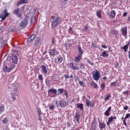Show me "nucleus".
<instances>
[{
    "mask_svg": "<svg viewBox=\"0 0 130 130\" xmlns=\"http://www.w3.org/2000/svg\"><path fill=\"white\" fill-rule=\"evenodd\" d=\"M116 22H117L116 20H114L112 21V23H116Z\"/></svg>",
    "mask_w": 130,
    "mask_h": 130,
    "instance_id": "69168bd1",
    "label": "nucleus"
},
{
    "mask_svg": "<svg viewBox=\"0 0 130 130\" xmlns=\"http://www.w3.org/2000/svg\"><path fill=\"white\" fill-rule=\"evenodd\" d=\"M63 77H64L65 79H70V75L69 74L64 75Z\"/></svg>",
    "mask_w": 130,
    "mask_h": 130,
    "instance_id": "603ef678",
    "label": "nucleus"
},
{
    "mask_svg": "<svg viewBox=\"0 0 130 130\" xmlns=\"http://www.w3.org/2000/svg\"><path fill=\"white\" fill-rule=\"evenodd\" d=\"M41 68L42 69V72H43L44 75H47V69H46V66H45V65H42L41 67Z\"/></svg>",
    "mask_w": 130,
    "mask_h": 130,
    "instance_id": "5701e85b",
    "label": "nucleus"
},
{
    "mask_svg": "<svg viewBox=\"0 0 130 130\" xmlns=\"http://www.w3.org/2000/svg\"><path fill=\"white\" fill-rule=\"evenodd\" d=\"M111 85L115 87V86H116V81L111 83Z\"/></svg>",
    "mask_w": 130,
    "mask_h": 130,
    "instance_id": "3c124183",
    "label": "nucleus"
},
{
    "mask_svg": "<svg viewBox=\"0 0 130 130\" xmlns=\"http://www.w3.org/2000/svg\"><path fill=\"white\" fill-rule=\"evenodd\" d=\"M126 15H127V13L124 12V13L123 14V17H126Z\"/></svg>",
    "mask_w": 130,
    "mask_h": 130,
    "instance_id": "e2e57ef3",
    "label": "nucleus"
},
{
    "mask_svg": "<svg viewBox=\"0 0 130 130\" xmlns=\"http://www.w3.org/2000/svg\"><path fill=\"white\" fill-rule=\"evenodd\" d=\"M80 69H81V70H85L86 69V67L85 66V64L83 63H80L79 70Z\"/></svg>",
    "mask_w": 130,
    "mask_h": 130,
    "instance_id": "473e14b6",
    "label": "nucleus"
},
{
    "mask_svg": "<svg viewBox=\"0 0 130 130\" xmlns=\"http://www.w3.org/2000/svg\"><path fill=\"white\" fill-rule=\"evenodd\" d=\"M37 109H38L37 112H38V115H41L42 114V112L41 111V110L39 108H38Z\"/></svg>",
    "mask_w": 130,
    "mask_h": 130,
    "instance_id": "a19ab883",
    "label": "nucleus"
},
{
    "mask_svg": "<svg viewBox=\"0 0 130 130\" xmlns=\"http://www.w3.org/2000/svg\"><path fill=\"white\" fill-rule=\"evenodd\" d=\"M123 109H124V110H127V109H128V106H124L123 107Z\"/></svg>",
    "mask_w": 130,
    "mask_h": 130,
    "instance_id": "680f3d73",
    "label": "nucleus"
},
{
    "mask_svg": "<svg viewBox=\"0 0 130 130\" xmlns=\"http://www.w3.org/2000/svg\"><path fill=\"white\" fill-rule=\"evenodd\" d=\"M5 110V106H0V114L4 112Z\"/></svg>",
    "mask_w": 130,
    "mask_h": 130,
    "instance_id": "58836bf2",
    "label": "nucleus"
},
{
    "mask_svg": "<svg viewBox=\"0 0 130 130\" xmlns=\"http://www.w3.org/2000/svg\"><path fill=\"white\" fill-rule=\"evenodd\" d=\"M99 126L100 129H103L106 127V124H105L104 122H100Z\"/></svg>",
    "mask_w": 130,
    "mask_h": 130,
    "instance_id": "412c9836",
    "label": "nucleus"
},
{
    "mask_svg": "<svg viewBox=\"0 0 130 130\" xmlns=\"http://www.w3.org/2000/svg\"><path fill=\"white\" fill-rule=\"evenodd\" d=\"M77 108H79L81 110H84V105L83 104H78L77 105Z\"/></svg>",
    "mask_w": 130,
    "mask_h": 130,
    "instance_id": "bb28decb",
    "label": "nucleus"
},
{
    "mask_svg": "<svg viewBox=\"0 0 130 130\" xmlns=\"http://www.w3.org/2000/svg\"><path fill=\"white\" fill-rule=\"evenodd\" d=\"M82 56H83V55L80 54L76 56L75 58L76 62H80V61H81V59H82Z\"/></svg>",
    "mask_w": 130,
    "mask_h": 130,
    "instance_id": "4be33fe9",
    "label": "nucleus"
},
{
    "mask_svg": "<svg viewBox=\"0 0 130 130\" xmlns=\"http://www.w3.org/2000/svg\"><path fill=\"white\" fill-rule=\"evenodd\" d=\"M62 60H63V58L61 56H59L58 57V62H59V63H60L62 62Z\"/></svg>",
    "mask_w": 130,
    "mask_h": 130,
    "instance_id": "4c0bfd02",
    "label": "nucleus"
},
{
    "mask_svg": "<svg viewBox=\"0 0 130 130\" xmlns=\"http://www.w3.org/2000/svg\"><path fill=\"white\" fill-rule=\"evenodd\" d=\"M101 88L103 91H104L105 90V83H102L101 85Z\"/></svg>",
    "mask_w": 130,
    "mask_h": 130,
    "instance_id": "79ce46f5",
    "label": "nucleus"
},
{
    "mask_svg": "<svg viewBox=\"0 0 130 130\" xmlns=\"http://www.w3.org/2000/svg\"><path fill=\"white\" fill-rule=\"evenodd\" d=\"M36 38V35L35 34L31 35L27 39V42L30 43L31 41H33L34 39Z\"/></svg>",
    "mask_w": 130,
    "mask_h": 130,
    "instance_id": "dca6fc26",
    "label": "nucleus"
},
{
    "mask_svg": "<svg viewBox=\"0 0 130 130\" xmlns=\"http://www.w3.org/2000/svg\"><path fill=\"white\" fill-rule=\"evenodd\" d=\"M9 85H8V87L9 88L10 91V92H13V91L14 92H17V91H18V86L14 85V84H11V81H9Z\"/></svg>",
    "mask_w": 130,
    "mask_h": 130,
    "instance_id": "6e6552de",
    "label": "nucleus"
},
{
    "mask_svg": "<svg viewBox=\"0 0 130 130\" xmlns=\"http://www.w3.org/2000/svg\"><path fill=\"white\" fill-rule=\"evenodd\" d=\"M130 44H128L127 45H125V46H124L123 47V50L125 51V52H126V51H127V49H128V45H129Z\"/></svg>",
    "mask_w": 130,
    "mask_h": 130,
    "instance_id": "c756f323",
    "label": "nucleus"
},
{
    "mask_svg": "<svg viewBox=\"0 0 130 130\" xmlns=\"http://www.w3.org/2000/svg\"><path fill=\"white\" fill-rule=\"evenodd\" d=\"M50 22L51 23V28L52 29H54L55 27H57L60 22H61V17H55V16H53L50 18Z\"/></svg>",
    "mask_w": 130,
    "mask_h": 130,
    "instance_id": "f257e3e1",
    "label": "nucleus"
},
{
    "mask_svg": "<svg viewBox=\"0 0 130 130\" xmlns=\"http://www.w3.org/2000/svg\"><path fill=\"white\" fill-rule=\"evenodd\" d=\"M2 122L4 124H7V123H8V119L7 118H4L2 120Z\"/></svg>",
    "mask_w": 130,
    "mask_h": 130,
    "instance_id": "ea45409f",
    "label": "nucleus"
},
{
    "mask_svg": "<svg viewBox=\"0 0 130 130\" xmlns=\"http://www.w3.org/2000/svg\"><path fill=\"white\" fill-rule=\"evenodd\" d=\"M86 61H87V62H88V63H89V64H90V66H94V63L91 62V61H90V60L89 59L86 60Z\"/></svg>",
    "mask_w": 130,
    "mask_h": 130,
    "instance_id": "49530a36",
    "label": "nucleus"
},
{
    "mask_svg": "<svg viewBox=\"0 0 130 130\" xmlns=\"http://www.w3.org/2000/svg\"><path fill=\"white\" fill-rule=\"evenodd\" d=\"M130 117V114L127 113L125 115V117H124L123 121V124L125 125V126H127V124H126V119Z\"/></svg>",
    "mask_w": 130,
    "mask_h": 130,
    "instance_id": "f3484780",
    "label": "nucleus"
},
{
    "mask_svg": "<svg viewBox=\"0 0 130 130\" xmlns=\"http://www.w3.org/2000/svg\"><path fill=\"white\" fill-rule=\"evenodd\" d=\"M3 31H4V27L0 26V34L1 33H2Z\"/></svg>",
    "mask_w": 130,
    "mask_h": 130,
    "instance_id": "5fc2aeb1",
    "label": "nucleus"
},
{
    "mask_svg": "<svg viewBox=\"0 0 130 130\" xmlns=\"http://www.w3.org/2000/svg\"><path fill=\"white\" fill-rule=\"evenodd\" d=\"M72 31H73V27L70 26V28L68 30V32L69 33V34H71L72 33Z\"/></svg>",
    "mask_w": 130,
    "mask_h": 130,
    "instance_id": "de8ad7c7",
    "label": "nucleus"
},
{
    "mask_svg": "<svg viewBox=\"0 0 130 130\" xmlns=\"http://www.w3.org/2000/svg\"><path fill=\"white\" fill-rule=\"evenodd\" d=\"M91 86H92L94 89H97L98 88V86H97V84L95 82H91L90 83Z\"/></svg>",
    "mask_w": 130,
    "mask_h": 130,
    "instance_id": "72a5a7b5",
    "label": "nucleus"
},
{
    "mask_svg": "<svg viewBox=\"0 0 130 130\" xmlns=\"http://www.w3.org/2000/svg\"><path fill=\"white\" fill-rule=\"evenodd\" d=\"M56 107L64 108L67 106V102L64 101H56L55 102Z\"/></svg>",
    "mask_w": 130,
    "mask_h": 130,
    "instance_id": "20e7f679",
    "label": "nucleus"
},
{
    "mask_svg": "<svg viewBox=\"0 0 130 130\" xmlns=\"http://www.w3.org/2000/svg\"><path fill=\"white\" fill-rule=\"evenodd\" d=\"M55 38H52V44H55Z\"/></svg>",
    "mask_w": 130,
    "mask_h": 130,
    "instance_id": "8fccbe9b",
    "label": "nucleus"
},
{
    "mask_svg": "<svg viewBox=\"0 0 130 130\" xmlns=\"http://www.w3.org/2000/svg\"><path fill=\"white\" fill-rule=\"evenodd\" d=\"M38 79L39 81H43V77L42 76V75H39L38 76Z\"/></svg>",
    "mask_w": 130,
    "mask_h": 130,
    "instance_id": "c03bdc74",
    "label": "nucleus"
},
{
    "mask_svg": "<svg viewBox=\"0 0 130 130\" xmlns=\"http://www.w3.org/2000/svg\"><path fill=\"white\" fill-rule=\"evenodd\" d=\"M28 24V20L27 18L24 19L23 21H22L20 23H19V25L22 29H24L27 26Z\"/></svg>",
    "mask_w": 130,
    "mask_h": 130,
    "instance_id": "9b49d317",
    "label": "nucleus"
},
{
    "mask_svg": "<svg viewBox=\"0 0 130 130\" xmlns=\"http://www.w3.org/2000/svg\"><path fill=\"white\" fill-rule=\"evenodd\" d=\"M80 114L76 113L74 116V119H76V121L79 122L80 121Z\"/></svg>",
    "mask_w": 130,
    "mask_h": 130,
    "instance_id": "393cba45",
    "label": "nucleus"
},
{
    "mask_svg": "<svg viewBox=\"0 0 130 130\" xmlns=\"http://www.w3.org/2000/svg\"><path fill=\"white\" fill-rule=\"evenodd\" d=\"M58 95H60V94H62L63 93V89L59 88L58 89Z\"/></svg>",
    "mask_w": 130,
    "mask_h": 130,
    "instance_id": "e433bc0d",
    "label": "nucleus"
},
{
    "mask_svg": "<svg viewBox=\"0 0 130 130\" xmlns=\"http://www.w3.org/2000/svg\"><path fill=\"white\" fill-rule=\"evenodd\" d=\"M120 31L122 32V36L126 39L127 38V26H124L121 29Z\"/></svg>",
    "mask_w": 130,
    "mask_h": 130,
    "instance_id": "9d476101",
    "label": "nucleus"
},
{
    "mask_svg": "<svg viewBox=\"0 0 130 130\" xmlns=\"http://www.w3.org/2000/svg\"><path fill=\"white\" fill-rule=\"evenodd\" d=\"M40 44H41V37H37L34 42L35 46H38Z\"/></svg>",
    "mask_w": 130,
    "mask_h": 130,
    "instance_id": "f8f14e48",
    "label": "nucleus"
},
{
    "mask_svg": "<svg viewBox=\"0 0 130 130\" xmlns=\"http://www.w3.org/2000/svg\"><path fill=\"white\" fill-rule=\"evenodd\" d=\"M9 15H10V13H8L7 9L4 10V12L0 15V22H3L4 20H6V18Z\"/></svg>",
    "mask_w": 130,
    "mask_h": 130,
    "instance_id": "423d86ee",
    "label": "nucleus"
},
{
    "mask_svg": "<svg viewBox=\"0 0 130 130\" xmlns=\"http://www.w3.org/2000/svg\"><path fill=\"white\" fill-rule=\"evenodd\" d=\"M106 79H107V78L106 77H103V80H106Z\"/></svg>",
    "mask_w": 130,
    "mask_h": 130,
    "instance_id": "774afa93",
    "label": "nucleus"
},
{
    "mask_svg": "<svg viewBox=\"0 0 130 130\" xmlns=\"http://www.w3.org/2000/svg\"><path fill=\"white\" fill-rule=\"evenodd\" d=\"M68 66L71 69H72V70H74L75 71H79V70H80V68L79 67L74 66V62L69 63Z\"/></svg>",
    "mask_w": 130,
    "mask_h": 130,
    "instance_id": "ddd939ff",
    "label": "nucleus"
},
{
    "mask_svg": "<svg viewBox=\"0 0 130 130\" xmlns=\"http://www.w3.org/2000/svg\"><path fill=\"white\" fill-rule=\"evenodd\" d=\"M15 69V65L14 64H11V66L10 67L7 66V65L4 64L3 66V70L5 73H10L11 71Z\"/></svg>",
    "mask_w": 130,
    "mask_h": 130,
    "instance_id": "39448f33",
    "label": "nucleus"
},
{
    "mask_svg": "<svg viewBox=\"0 0 130 130\" xmlns=\"http://www.w3.org/2000/svg\"><path fill=\"white\" fill-rule=\"evenodd\" d=\"M18 18H21L22 17V14L21 13H18V14L16 15Z\"/></svg>",
    "mask_w": 130,
    "mask_h": 130,
    "instance_id": "13d9d810",
    "label": "nucleus"
},
{
    "mask_svg": "<svg viewBox=\"0 0 130 130\" xmlns=\"http://www.w3.org/2000/svg\"><path fill=\"white\" fill-rule=\"evenodd\" d=\"M128 57L130 59V51L128 52Z\"/></svg>",
    "mask_w": 130,
    "mask_h": 130,
    "instance_id": "338daca9",
    "label": "nucleus"
},
{
    "mask_svg": "<svg viewBox=\"0 0 130 130\" xmlns=\"http://www.w3.org/2000/svg\"><path fill=\"white\" fill-rule=\"evenodd\" d=\"M101 14H102L101 11H99L96 12V16L97 17L100 18V19H102V16H101Z\"/></svg>",
    "mask_w": 130,
    "mask_h": 130,
    "instance_id": "f704fd0d",
    "label": "nucleus"
},
{
    "mask_svg": "<svg viewBox=\"0 0 130 130\" xmlns=\"http://www.w3.org/2000/svg\"><path fill=\"white\" fill-rule=\"evenodd\" d=\"M49 53L50 55L52 56L53 57H54L56 55H58V54H59V52L56 50V49H55V48H53V49L50 50V52H49Z\"/></svg>",
    "mask_w": 130,
    "mask_h": 130,
    "instance_id": "1a4fd4ad",
    "label": "nucleus"
},
{
    "mask_svg": "<svg viewBox=\"0 0 130 130\" xmlns=\"http://www.w3.org/2000/svg\"><path fill=\"white\" fill-rule=\"evenodd\" d=\"M12 61L14 63H18V57L15 54L12 55Z\"/></svg>",
    "mask_w": 130,
    "mask_h": 130,
    "instance_id": "aec40b11",
    "label": "nucleus"
},
{
    "mask_svg": "<svg viewBox=\"0 0 130 130\" xmlns=\"http://www.w3.org/2000/svg\"><path fill=\"white\" fill-rule=\"evenodd\" d=\"M52 79L53 81H55V82H58L59 81V77L57 75H54Z\"/></svg>",
    "mask_w": 130,
    "mask_h": 130,
    "instance_id": "b1692460",
    "label": "nucleus"
},
{
    "mask_svg": "<svg viewBox=\"0 0 130 130\" xmlns=\"http://www.w3.org/2000/svg\"><path fill=\"white\" fill-rule=\"evenodd\" d=\"M38 119L39 121H42V118H41V115H38Z\"/></svg>",
    "mask_w": 130,
    "mask_h": 130,
    "instance_id": "864d4df0",
    "label": "nucleus"
},
{
    "mask_svg": "<svg viewBox=\"0 0 130 130\" xmlns=\"http://www.w3.org/2000/svg\"><path fill=\"white\" fill-rule=\"evenodd\" d=\"M112 35H118L119 32L116 29H112L110 32Z\"/></svg>",
    "mask_w": 130,
    "mask_h": 130,
    "instance_id": "a878e982",
    "label": "nucleus"
},
{
    "mask_svg": "<svg viewBox=\"0 0 130 130\" xmlns=\"http://www.w3.org/2000/svg\"><path fill=\"white\" fill-rule=\"evenodd\" d=\"M16 96L17 94L15 93H10L8 94L7 96V100L10 104L16 101L17 99L16 98Z\"/></svg>",
    "mask_w": 130,
    "mask_h": 130,
    "instance_id": "f03ea898",
    "label": "nucleus"
},
{
    "mask_svg": "<svg viewBox=\"0 0 130 130\" xmlns=\"http://www.w3.org/2000/svg\"><path fill=\"white\" fill-rule=\"evenodd\" d=\"M79 84L81 86V87H84L85 86L84 82L82 81H79Z\"/></svg>",
    "mask_w": 130,
    "mask_h": 130,
    "instance_id": "a18cd8bd",
    "label": "nucleus"
},
{
    "mask_svg": "<svg viewBox=\"0 0 130 130\" xmlns=\"http://www.w3.org/2000/svg\"><path fill=\"white\" fill-rule=\"evenodd\" d=\"M117 118L116 116L112 117L111 116L108 120V122L107 123V125H110V123H112L113 121L115 120H116Z\"/></svg>",
    "mask_w": 130,
    "mask_h": 130,
    "instance_id": "2eb2a0df",
    "label": "nucleus"
},
{
    "mask_svg": "<svg viewBox=\"0 0 130 130\" xmlns=\"http://www.w3.org/2000/svg\"><path fill=\"white\" fill-rule=\"evenodd\" d=\"M28 3V0H20L16 4V6L19 7V6L22 5L23 4H27Z\"/></svg>",
    "mask_w": 130,
    "mask_h": 130,
    "instance_id": "a211bd4d",
    "label": "nucleus"
},
{
    "mask_svg": "<svg viewBox=\"0 0 130 130\" xmlns=\"http://www.w3.org/2000/svg\"><path fill=\"white\" fill-rule=\"evenodd\" d=\"M65 93L64 95L65 96H66V97H68V96L69 95V93H68V90H65Z\"/></svg>",
    "mask_w": 130,
    "mask_h": 130,
    "instance_id": "052dcab7",
    "label": "nucleus"
},
{
    "mask_svg": "<svg viewBox=\"0 0 130 130\" xmlns=\"http://www.w3.org/2000/svg\"><path fill=\"white\" fill-rule=\"evenodd\" d=\"M82 99H83V101H84V102H85V101H86V106H88V107H90L91 108H92V107H94V106H95V104H94V102H91L89 100L87 99V98H86V96H83L82 98Z\"/></svg>",
    "mask_w": 130,
    "mask_h": 130,
    "instance_id": "7ed1b4c3",
    "label": "nucleus"
},
{
    "mask_svg": "<svg viewBox=\"0 0 130 130\" xmlns=\"http://www.w3.org/2000/svg\"><path fill=\"white\" fill-rule=\"evenodd\" d=\"M111 107H109L105 112L104 114L106 116H109V115H110V111H111Z\"/></svg>",
    "mask_w": 130,
    "mask_h": 130,
    "instance_id": "6ab92c4d",
    "label": "nucleus"
},
{
    "mask_svg": "<svg viewBox=\"0 0 130 130\" xmlns=\"http://www.w3.org/2000/svg\"><path fill=\"white\" fill-rule=\"evenodd\" d=\"M101 47H102V48H104V49H106V48H107V46L106 45H102Z\"/></svg>",
    "mask_w": 130,
    "mask_h": 130,
    "instance_id": "4d7b16f0",
    "label": "nucleus"
},
{
    "mask_svg": "<svg viewBox=\"0 0 130 130\" xmlns=\"http://www.w3.org/2000/svg\"><path fill=\"white\" fill-rule=\"evenodd\" d=\"M100 55L103 57H108L109 56V54H107L105 51L103 52Z\"/></svg>",
    "mask_w": 130,
    "mask_h": 130,
    "instance_id": "cd10ccee",
    "label": "nucleus"
},
{
    "mask_svg": "<svg viewBox=\"0 0 130 130\" xmlns=\"http://www.w3.org/2000/svg\"><path fill=\"white\" fill-rule=\"evenodd\" d=\"M48 95H50L51 94H55V95H57V91L56 89L51 88L49 89L48 90Z\"/></svg>",
    "mask_w": 130,
    "mask_h": 130,
    "instance_id": "4468645a",
    "label": "nucleus"
},
{
    "mask_svg": "<svg viewBox=\"0 0 130 130\" xmlns=\"http://www.w3.org/2000/svg\"><path fill=\"white\" fill-rule=\"evenodd\" d=\"M46 84L47 86H49L50 85L49 82H48V81H46Z\"/></svg>",
    "mask_w": 130,
    "mask_h": 130,
    "instance_id": "0e129e2a",
    "label": "nucleus"
},
{
    "mask_svg": "<svg viewBox=\"0 0 130 130\" xmlns=\"http://www.w3.org/2000/svg\"><path fill=\"white\" fill-rule=\"evenodd\" d=\"M92 46H93V47H94V48H98V47H97V45L94 44V43H92Z\"/></svg>",
    "mask_w": 130,
    "mask_h": 130,
    "instance_id": "6e6d98bb",
    "label": "nucleus"
},
{
    "mask_svg": "<svg viewBox=\"0 0 130 130\" xmlns=\"http://www.w3.org/2000/svg\"><path fill=\"white\" fill-rule=\"evenodd\" d=\"M49 109H50V110H53V109H54V106H53V105H50Z\"/></svg>",
    "mask_w": 130,
    "mask_h": 130,
    "instance_id": "09e8293b",
    "label": "nucleus"
},
{
    "mask_svg": "<svg viewBox=\"0 0 130 130\" xmlns=\"http://www.w3.org/2000/svg\"><path fill=\"white\" fill-rule=\"evenodd\" d=\"M19 12H20V9L19 8H16L13 11V14H14V15H18V14L19 13Z\"/></svg>",
    "mask_w": 130,
    "mask_h": 130,
    "instance_id": "c9c22d12",
    "label": "nucleus"
},
{
    "mask_svg": "<svg viewBox=\"0 0 130 130\" xmlns=\"http://www.w3.org/2000/svg\"><path fill=\"white\" fill-rule=\"evenodd\" d=\"M123 94H124V95H128V91L126 90L123 92Z\"/></svg>",
    "mask_w": 130,
    "mask_h": 130,
    "instance_id": "bf43d9fd",
    "label": "nucleus"
},
{
    "mask_svg": "<svg viewBox=\"0 0 130 130\" xmlns=\"http://www.w3.org/2000/svg\"><path fill=\"white\" fill-rule=\"evenodd\" d=\"M78 51L79 52V55H83L84 52L83 51V49H82V48L80 46H79L78 47Z\"/></svg>",
    "mask_w": 130,
    "mask_h": 130,
    "instance_id": "c85d7f7f",
    "label": "nucleus"
},
{
    "mask_svg": "<svg viewBox=\"0 0 130 130\" xmlns=\"http://www.w3.org/2000/svg\"><path fill=\"white\" fill-rule=\"evenodd\" d=\"M100 72L98 70H95L92 73V79L95 81H98L100 79Z\"/></svg>",
    "mask_w": 130,
    "mask_h": 130,
    "instance_id": "0eeeda50",
    "label": "nucleus"
},
{
    "mask_svg": "<svg viewBox=\"0 0 130 130\" xmlns=\"http://www.w3.org/2000/svg\"><path fill=\"white\" fill-rule=\"evenodd\" d=\"M115 15H116V12H115V11L112 10L111 12V16L112 18H115Z\"/></svg>",
    "mask_w": 130,
    "mask_h": 130,
    "instance_id": "2f4dec72",
    "label": "nucleus"
},
{
    "mask_svg": "<svg viewBox=\"0 0 130 130\" xmlns=\"http://www.w3.org/2000/svg\"><path fill=\"white\" fill-rule=\"evenodd\" d=\"M111 97V95L110 94H107L104 98L105 101H108V100H109V98H110Z\"/></svg>",
    "mask_w": 130,
    "mask_h": 130,
    "instance_id": "7c9ffc66",
    "label": "nucleus"
},
{
    "mask_svg": "<svg viewBox=\"0 0 130 130\" xmlns=\"http://www.w3.org/2000/svg\"><path fill=\"white\" fill-rule=\"evenodd\" d=\"M83 32H87L88 31V26L85 25L84 27L82 29Z\"/></svg>",
    "mask_w": 130,
    "mask_h": 130,
    "instance_id": "37998d69",
    "label": "nucleus"
}]
</instances>
